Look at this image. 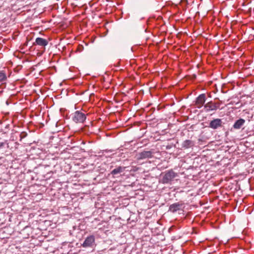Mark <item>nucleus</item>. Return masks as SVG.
I'll list each match as a JSON object with an SVG mask.
<instances>
[{
    "label": "nucleus",
    "instance_id": "1",
    "mask_svg": "<svg viewBox=\"0 0 254 254\" xmlns=\"http://www.w3.org/2000/svg\"><path fill=\"white\" fill-rule=\"evenodd\" d=\"M86 119V115L79 111L75 112L72 118V121L76 123H83Z\"/></svg>",
    "mask_w": 254,
    "mask_h": 254
},
{
    "label": "nucleus",
    "instance_id": "2",
    "mask_svg": "<svg viewBox=\"0 0 254 254\" xmlns=\"http://www.w3.org/2000/svg\"><path fill=\"white\" fill-rule=\"evenodd\" d=\"M176 176V174L173 171L170 170L166 172L162 178V183L167 184L172 181Z\"/></svg>",
    "mask_w": 254,
    "mask_h": 254
},
{
    "label": "nucleus",
    "instance_id": "3",
    "mask_svg": "<svg viewBox=\"0 0 254 254\" xmlns=\"http://www.w3.org/2000/svg\"><path fill=\"white\" fill-rule=\"evenodd\" d=\"M94 243L95 237L93 235H90L85 239L82 246L84 248L91 247Z\"/></svg>",
    "mask_w": 254,
    "mask_h": 254
},
{
    "label": "nucleus",
    "instance_id": "4",
    "mask_svg": "<svg viewBox=\"0 0 254 254\" xmlns=\"http://www.w3.org/2000/svg\"><path fill=\"white\" fill-rule=\"evenodd\" d=\"M152 152L151 151H143L137 155V159L142 160L147 158H150L152 157Z\"/></svg>",
    "mask_w": 254,
    "mask_h": 254
},
{
    "label": "nucleus",
    "instance_id": "5",
    "mask_svg": "<svg viewBox=\"0 0 254 254\" xmlns=\"http://www.w3.org/2000/svg\"><path fill=\"white\" fill-rule=\"evenodd\" d=\"M206 100V96L204 94H201L200 95H199L195 101V105L196 106V107L198 108H201L204 103H205Z\"/></svg>",
    "mask_w": 254,
    "mask_h": 254
},
{
    "label": "nucleus",
    "instance_id": "6",
    "mask_svg": "<svg viewBox=\"0 0 254 254\" xmlns=\"http://www.w3.org/2000/svg\"><path fill=\"white\" fill-rule=\"evenodd\" d=\"M222 121L220 119H216L211 121L209 124V127L213 129H216L222 126Z\"/></svg>",
    "mask_w": 254,
    "mask_h": 254
},
{
    "label": "nucleus",
    "instance_id": "7",
    "mask_svg": "<svg viewBox=\"0 0 254 254\" xmlns=\"http://www.w3.org/2000/svg\"><path fill=\"white\" fill-rule=\"evenodd\" d=\"M48 44V40L40 37L37 38L35 40V42L33 43L34 45H37L42 47H45Z\"/></svg>",
    "mask_w": 254,
    "mask_h": 254
},
{
    "label": "nucleus",
    "instance_id": "8",
    "mask_svg": "<svg viewBox=\"0 0 254 254\" xmlns=\"http://www.w3.org/2000/svg\"><path fill=\"white\" fill-rule=\"evenodd\" d=\"M205 111L207 112L216 110L217 109L216 105L211 101L206 103L204 106Z\"/></svg>",
    "mask_w": 254,
    "mask_h": 254
},
{
    "label": "nucleus",
    "instance_id": "9",
    "mask_svg": "<svg viewBox=\"0 0 254 254\" xmlns=\"http://www.w3.org/2000/svg\"><path fill=\"white\" fill-rule=\"evenodd\" d=\"M182 204L179 203H175L171 204L169 207V210L175 213L181 209Z\"/></svg>",
    "mask_w": 254,
    "mask_h": 254
},
{
    "label": "nucleus",
    "instance_id": "10",
    "mask_svg": "<svg viewBox=\"0 0 254 254\" xmlns=\"http://www.w3.org/2000/svg\"><path fill=\"white\" fill-rule=\"evenodd\" d=\"M245 120L243 119H240L237 120L233 125V127L235 129H240L244 125Z\"/></svg>",
    "mask_w": 254,
    "mask_h": 254
},
{
    "label": "nucleus",
    "instance_id": "11",
    "mask_svg": "<svg viewBox=\"0 0 254 254\" xmlns=\"http://www.w3.org/2000/svg\"><path fill=\"white\" fill-rule=\"evenodd\" d=\"M193 142L190 140H186L182 144V147L185 148H189L193 145Z\"/></svg>",
    "mask_w": 254,
    "mask_h": 254
},
{
    "label": "nucleus",
    "instance_id": "12",
    "mask_svg": "<svg viewBox=\"0 0 254 254\" xmlns=\"http://www.w3.org/2000/svg\"><path fill=\"white\" fill-rule=\"evenodd\" d=\"M124 167H122L121 166H119L115 169H114L112 171L111 174L112 175H116L117 174L120 173L122 172H123L125 170Z\"/></svg>",
    "mask_w": 254,
    "mask_h": 254
},
{
    "label": "nucleus",
    "instance_id": "13",
    "mask_svg": "<svg viewBox=\"0 0 254 254\" xmlns=\"http://www.w3.org/2000/svg\"><path fill=\"white\" fill-rule=\"evenodd\" d=\"M6 78L5 74L3 72H0V82L4 81Z\"/></svg>",
    "mask_w": 254,
    "mask_h": 254
},
{
    "label": "nucleus",
    "instance_id": "14",
    "mask_svg": "<svg viewBox=\"0 0 254 254\" xmlns=\"http://www.w3.org/2000/svg\"><path fill=\"white\" fill-rule=\"evenodd\" d=\"M27 135V133L26 132L23 131L21 132L20 134V141H21L22 139L25 137H26Z\"/></svg>",
    "mask_w": 254,
    "mask_h": 254
},
{
    "label": "nucleus",
    "instance_id": "15",
    "mask_svg": "<svg viewBox=\"0 0 254 254\" xmlns=\"http://www.w3.org/2000/svg\"><path fill=\"white\" fill-rule=\"evenodd\" d=\"M4 144L3 142H0V149L4 146Z\"/></svg>",
    "mask_w": 254,
    "mask_h": 254
}]
</instances>
